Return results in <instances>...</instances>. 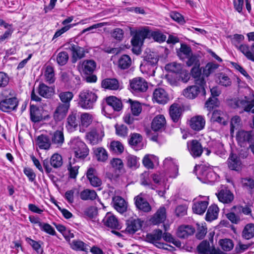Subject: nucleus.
Here are the masks:
<instances>
[{
  "instance_id": "4468645a",
  "label": "nucleus",
  "mask_w": 254,
  "mask_h": 254,
  "mask_svg": "<svg viewBox=\"0 0 254 254\" xmlns=\"http://www.w3.org/2000/svg\"><path fill=\"white\" fill-rule=\"evenodd\" d=\"M153 101L160 104H165L169 100L167 92L162 88H156L153 93Z\"/></svg>"
},
{
  "instance_id": "c756f323",
  "label": "nucleus",
  "mask_w": 254,
  "mask_h": 254,
  "mask_svg": "<svg viewBox=\"0 0 254 254\" xmlns=\"http://www.w3.org/2000/svg\"><path fill=\"white\" fill-rule=\"evenodd\" d=\"M114 208L120 213L126 211L127 208V203L125 200L121 196H116L113 197Z\"/></svg>"
},
{
  "instance_id": "13d9d810",
  "label": "nucleus",
  "mask_w": 254,
  "mask_h": 254,
  "mask_svg": "<svg viewBox=\"0 0 254 254\" xmlns=\"http://www.w3.org/2000/svg\"><path fill=\"white\" fill-rule=\"evenodd\" d=\"M110 164L116 171L121 172L122 170H124V164L123 161L120 158H113L110 161Z\"/></svg>"
},
{
  "instance_id": "ddd939ff",
  "label": "nucleus",
  "mask_w": 254,
  "mask_h": 254,
  "mask_svg": "<svg viewBox=\"0 0 254 254\" xmlns=\"http://www.w3.org/2000/svg\"><path fill=\"white\" fill-rule=\"evenodd\" d=\"M150 32L147 28H143L136 31L131 40L132 45H142L144 40L150 35Z\"/></svg>"
},
{
  "instance_id": "2f4dec72",
  "label": "nucleus",
  "mask_w": 254,
  "mask_h": 254,
  "mask_svg": "<svg viewBox=\"0 0 254 254\" xmlns=\"http://www.w3.org/2000/svg\"><path fill=\"white\" fill-rule=\"evenodd\" d=\"M107 105L115 111H120L123 108L121 101L115 96H110L106 99Z\"/></svg>"
},
{
  "instance_id": "1a4fd4ad",
  "label": "nucleus",
  "mask_w": 254,
  "mask_h": 254,
  "mask_svg": "<svg viewBox=\"0 0 254 254\" xmlns=\"http://www.w3.org/2000/svg\"><path fill=\"white\" fill-rule=\"evenodd\" d=\"M66 49L69 50L72 53V62L74 63L79 59L85 57V50L83 48L79 47L77 44L68 43L65 45Z\"/></svg>"
},
{
  "instance_id": "e2e57ef3",
  "label": "nucleus",
  "mask_w": 254,
  "mask_h": 254,
  "mask_svg": "<svg viewBox=\"0 0 254 254\" xmlns=\"http://www.w3.org/2000/svg\"><path fill=\"white\" fill-rule=\"evenodd\" d=\"M127 166L130 168L136 169L138 166V162L135 156L129 155L127 157Z\"/></svg>"
},
{
  "instance_id": "09e8293b",
  "label": "nucleus",
  "mask_w": 254,
  "mask_h": 254,
  "mask_svg": "<svg viewBox=\"0 0 254 254\" xmlns=\"http://www.w3.org/2000/svg\"><path fill=\"white\" fill-rule=\"evenodd\" d=\"M71 247L73 250L88 252L90 247L81 241L74 240L72 242Z\"/></svg>"
},
{
  "instance_id": "338daca9",
  "label": "nucleus",
  "mask_w": 254,
  "mask_h": 254,
  "mask_svg": "<svg viewBox=\"0 0 254 254\" xmlns=\"http://www.w3.org/2000/svg\"><path fill=\"white\" fill-rule=\"evenodd\" d=\"M39 227L42 231L51 235H56V231L48 223L42 222L39 223Z\"/></svg>"
},
{
  "instance_id": "f03ea898",
  "label": "nucleus",
  "mask_w": 254,
  "mask_h": 254,
  "mask_svg": "<svg viewBox=\"0 0 254 254\" xmlns=\"http://www.w3.org/2000/svg\"><path fill=\"white\" fill-rule=\"evenodd\" d=\"M13 91L7 89L1 92V95L3 99L0 101V110L4 112H9L17 108L18 101L16 98L10 97L12 96Z\"/></svg>"
},
{
  "instance_id": "473e14b6",
  "label": "nucleus",
  "mask_w": 254,
  "mask_h": 254,
  "mask_svg": "<svg viewBox=\"0 0 254 254\" xmlns=\"http://www.w3.org/2000/svg\"><path fill=\"white\" fill-rule=\"evenodd\" d=\"M169 113L173 121L177 123L181 116L182 109L179 105L174 104L170 106Z\"/></svg>"
},
{
  "instance_id": "cd10ccee",
  "label": "nucleus",
  "mask_w": 254,
  "mask_h": 254,
  "mask_svg": "<svg viewBox=\"0 0 254 254\" xmlns=\"http://www.w3.org/2000/svg\"><path fill=\"white\" fill-rule=\"evenodd\" d=\"M127 227L126 229L127 232L129 234H134L141 228L142 222L137 219L130 220L127 221Z\"/></svg>"
},
{
  "instance_id": "20e7f679",
  "label": "nucleus",
  "mask_w": 254,
  "mask_h": 254,
  "mask_svg": "<svg viewBox=\"0 0 254 254\" xmlns=\"http://www.w3.org/2000/svg\"><path fill=\"white\" fill-rule=\"evenodd\" d=\"M194 82L195 85L190 86L186 88L183 91V95L189 99L195 98L200 91H202L205 94L204 86L205 81L204 78L195 79Z\"/></svg>"
},
{
  "instance_id": "052dcab7",
  "label": "nucleus",
  "mask_w": 254,
  "mask_h": 254,
  "mask_svg": "<svg viewBox=\"0 0 254 254\" xmlns=\"http://www.w3.org/2000/svg\"><path fill=\"white\" fill-rule=\"evenodd\" d=\"M223 113L219 110L213 111L211 117L213 122H216L223 125H226V122L222 117Z\"/></svg>"
},
{
  "instance_id": "58836bf2",
  "label": "nucleus",
  "mask_w": 254,
  "mask_h": 254,
  "mask_svg": "<svg viewBox=\"0 0 254 254\" xmlns=\"http://www.w3.org/2000/svg\"><path fill=\"white\" fill-rule=\"evenodd\" d=\"M98 196L96 192L93 190L85 189L80 193V197L83 200H93Z\"/></svg>"
},
{
  "instance_id": "39448f33",
  "label": "nucleus",
  "mask_w": 254,
  "mask_h": 254,
  "mask_svg": "<svg viewBox=\"0 0 254 254\" xmlns=\"http://www.w3.org/2000/svg\"><path fill=\"white\" fill-rule=\"evenodd\" d=\"M63 159L61 155L58 153L54 154L51 157L50 160L45 159L43 161V167L47 174L49 175L53 172L52 167L57 169L61 167L63 165Z\"/></svg>"
},
{
  "instance_id": "774afa93",
  "label": "nucleus",
  "mask_w": 254,
  "mask_h": 254,
  "mask_svg": "<svg viewBox=\"0 0 254 254\" xmlns=\"http://www.w3.org/2000/svg\"><path fill=\"white\" fill-rule=\"evenodd\" d=\"M181 68V64L175 62L168 64L165 66V69L167 70L170 71L174 73L179 72Z\"/></svg>"
},
{
  "instance_id": "f704fd0d",
  "label": "nucleus",
  "mask_w": 254,
  "mask_h": 254,
  "mask_svg": "<svg viewBox=\"0 0 254 254\" xmlns=\"http://www.w3.org/2000/svg\"><path fill=\"white\" fill-rule=\"evenodd\" d=\"M242 237L245 240H250L254 237V224L248 223L244 227L242 232Z\"/></svg>"
},
{
  "instance_id": "0eeeda50",
  "label": "nucleus",
  "mask_w": 254,
  "mask_h": 254,
  "mask_svg": "<svg viewBox=\"0 0 254 254\" xmlns=\"http://www.w3.org/2000/svg\"><path fill=\"white\" fill-rule=\"evenodd\" d=\"M104 136V127L98 126L86 134V138L92 145L97 144L102 140Z\"/></svg>"
},
{
  "instance_id": "a19ab883",
  "label": "nucleus",
  "mask_w": 254,
  "mask_h": 254,
  "mask_svg": "<svg viewBox=\"0 0 254 254\" xmlns=\"http://www.w3.org/2000/svg\"><path fill=\"white\" fill-rule=\"evenodd\" d=\"M131 64V59L127 55H122L118 61V66L122 69L129 68Z\"/></svg>"
},
{
  "instance_id": "7ed1b4c3",
  "label": "nucleus",
  "mask_w": 254,
  "mask_h": 254,
  "mask_svg": "<svg viewBox=\"0 0 254 254\" xmlns=\"http://www.w3.org/2000/svg\"><path fill=\"white\" fill-rule=\"evenodd\" d=\"M236 139L240 146L251 148L254 154V134L252 131H239L236 134Z\"/></svg>"
},
{
  "instance_id": "a878e982",
  "label": "nucleus",
  "mask_w": 254,
  "mask_h": 254,
  "mask_svg": "<svg viewBox=\"0 0 254 254\" xmlns=\"http://www.w3.org/2000/svg\"><path fill=\"white\" fill-rule=\"evenodd\" d=\"M228 165L231 170L236 171H239L242 167L240 158L236 154H232L229 157Z\"/></svg>"
},
{
  "instance_id": "69168bd1",
  "label": "nucleus",
  "mask_w": 254,
  "mask_h": 254,
  "mask_svg": "<svg viewBox=\"0 0 254 254\" xmlns=\"http://www.w3.org/2000/svg\"><path fill=\"white\" fill-rule=\"evenodd\" d=\"M116 134L120 136L125 137L127 135L128 128L124 125H116L115 126Z\"/></svg>"
},
{
  "instance_id": "c03bdc74",
  "label": "nucleus",
  "mask_w": 254,
  "mask_h": 254,
  "mask_svg": "<svg viewBox=\"0 0 254 254\" xmlns=\"http://www.w3.org/2000/svg\"><path fill=\"white\" fill-rule=\"evenodd\" d=\"M239 50L247 57V58L254 62V53L250 48L249 46L246 44L240 45Z\"/></svg>"
},
{
  "instance_id": "4be33fe9",
  "label": "nucleus",
  "mask_w": 254,
  "mask_h": 254,
  "mask_svg": "<svg viewBox=\"0 0 254 254\" xmlns=\"http://www.w3.org/2000/svg\"><path fill=\"white\" fill-rule=\"evenodd\" d=\"M104 225L113 229L120 230L121 226L116 217L111 214H107L103 219Z\"/></svg>"
},
{
  "instance_id": "412c9836",
  "label": "nucleus",
  "mask_w": 254,
  "mask_h": 254,
  "mask_svg": "<svg viewBox=\"0 0 254 254\" xmlns=\"http://www.w3.org/2000/svg\"><path fill=\"white\" fill-rule=\"evenodd\" d=\"M166 218V209L164 206L159 208L151 219L152 223L157 225L165 221Z\"/></svg>"
},
{
  "instance_id": "0e129e2a",
  "label": "nucleus",
  "mask_w": 254,
  "mask_h": 254,
  "mask_svg": "<svg viewBox=\"0 0 254 254\" xmlns=\"http://www.w3.org/2000/svg\"><path fill=\"white\" fill-rule=\"evenodd\" d=\"M68 60V55L66 52H61L57 57V62L60 65H64L66 64Z\"/></svg>"
},
{
  "instance_id": "393cba45",
  "label": "nucleus",
  "mask_w": 254,
  "mask_h": 254,
  "mask_svg": "<svg viewBox=\"0 0 254 254\" xmlns=\"http://www.w3.org/2000/svg\"><path fill=\"white\" fill-rule=\"evenodd\" d=\"M166 125V120L163 115H159L156 116L151 123L152 129L155 131L162 129Z\"/></svg>"
},
{
  "instance_id": "4d7b16f0",
  "label": "nucleus",
  "mask_w": 254,
  "mask_h": 254,
  "mask_svg": "<svg viewBox=\"0 0 254 254\" xmlns=\"http://www.w3.org/2000/svg\"><path fill=\"white\" fill-rule=\"evenodd\" d=\"M45 80L49 83H52L55 81V74L53 68L50 65L46 67L45 72Z\"/></svg>"
},
{
  "instance_id": "de8ad7c7",
  "label": "nucleus",
  "mask_w": 254,
  "mask_h": 254,
  "mask_svg": "<svg viewBox=\"0 0 254 254\" xmlns=\"http://www.w3.org/2000/svg\"><path fill=\"white\" fill-rule=\"evenodd\" d=\"M217 81L220 85L225 87L230 86L232 84L230 78L223 73H219L217 74Z\"/></svg>"
},
{
  "instance_id": "423d86ee",
  "label": "nucleus",
  "mask_w": 254,
  "mask_h": 254,
  "mask_svg": "<svg viewBox=\"0 0 254 254\" xmlns=\"http://www.w3.org/2000/svg\"><path fill=\"white\" fill-rule=\"evenodd\" d=\"M72 143L76 159L83 160L88 155L89 150L86 145L80 139H75Z\"/></svg>"
},
{
  "instance_id": "b1692460",
  "label": "nucleus",
  "mask_w": 254,
  "mask_h": 254,
  "mask_svg": "<svg viewBox=\"0 0 254 254\" xmlns=\"http://www.w3.org/2000/svg\"><path fill=\"white\" fill-rule=\"evenodd\" d=\"M96 67V62L92 60H87L83 61L81 64V67L84 73L91 74Z\"/></svg>"
},
{
  "instance_id": "a18cd8bd",
  "label": "nucleus",
  "mask_w": 254,
  "mask_h": 254,
  "mask_svg": "<svg viewBox=\"0 0 254 254\" xmlns=\"http://www.w3.org/2000/svg\"><path fill=\"white\" fill-rule=\"evenodd\" d=\"M252 205L247 204L245 206H234L231 208L232 211H236L238 213L242 212L246 215H251L252 214Z\"/></svg>"
},
{
  "instance_id": "37998d69",
  "label": "nucleus",
  "mask_w": 254,
  "mask_h": 254,
  "mask_svg": "<svg viewBox=\"0 0 254 254\" xmlns=\"http://www.w3.org/2000/svg\"><path fill=\"white\" fill-rule=\"evenodd\" d=\"M127 102L130 104L132 114L135 116H138L142 111V107L140 103L136 101H132L130 99H129Z\"/></svg>"
},
{
  "instance_id": "9b49d317",
  "label": "nucleus",
  "mask_w": 254,
  "mask_h": 254,
  "mask_svg": "<svg viewBox=\"0 0 254 254\" xmlns=\"http://www.w3.org/2000/svg\"><path fill=\"white\" fill-rule=\"evenodd\" d=\"M197 251L199 254H223V252L214 247H211L206 240L202 241L197 247Z\"/></svg>"
},
{
  "instance_id": "dca6fc26",
  "label": "nucleus",
  "mask_w": 254,
  "mask_h": 254,
  "mask_svg": "<svg viewBox=\"0 0 254 254\" xmlns=\"http://www.w3.org/2000/svg\"><path fill=\"white\" fill-rule=\"evenodd\" d=\"M188 147L190 154L194 157H200L203 152V147L201 143L196 139L188 142Z\"/></svg>"
},
{
  "instance_id": "6e6552de",
  "label": "nucleus",
  "mask_w": 254,
  "mask_h": 254,
  "mask_svg": "<svg viewBox=\"0 0 254 254\" xmlns=\"http://www.w3.org/2000/svg\"><path fill=\"white\" fill-rule=\"evenodd\" d=\"M162 238V231L160 229L154 230L152 233L146 234L145 241L153 244L156 247L160 249H166L165 244L161 243L160 241Z\"/></svg>"
},
{
  "instance_id": "a211bd4d",
  "label": "nucleus",
  "mask_w": 254,
  "mask_h": 254,
  "mask_svg": "<svg viewBox=\"0 0 254 254\" xmlns=\"http://www.w3.org/2000/svg\"><path fill=\"white\" fill-rule=\"evenodd\" d=\"M86 177L90 185L94 187H99L102 185L101 180L97 176V171L95 169L93 168H89L86 174Z\"/></svg>"
},
{
  "instance_id": "c85d7f7f",
  "label": "nucleus",
  "mask_w": 254,
  "mask_h": 254,
  "mask_svg": "<svg viewBox=\"0 0 254 254\" xmlns=\"http://www.w3.org/2000/svg\"><path fill=\"white\" fill-rule=\"evenodd\" d=\"M194 231V228L191 226H181L179 227L177 234L178 237L185 239L193 234Z\"/></svg>"
},
{
  "instance_id": "680f3d73",
  "label": "nucleus",
  "mask_w": 254,
  "mask_h": 254,
  "mask_svg": "<svg viewBox=\"0 0 254 254\" xmlns=\"http://www.w3.org/2000/svg\"><path fill=\"white\" fill-rule=\"evenodd\" d=\"M219 67V65L213 63H208L204 68V74L208 76L210 74L214 72Z\"/></svg>"
},
{
  "instance_id": "6e6d98bb",
  "label": "nucleus",
  "mask_w": 254,
  "mask_h": 254,
  "mask_svg": "<svg viewBox=\"0 0 254 254\" xmlns=\"http://www.w3.org/2000/svg\"><path fill=\"white\" fill-rule=\"evenodd\" d=\"M109 147L111 151L119 154L123 153L124 150L123 144L119 141H112Z\"/></svg>"
},
{
  "instance_id": "5fc2aeb1",
  "label": "nucleus",
  "mask_w": 254,
  "mask_h": 254,
  "mask_svg": "<svg viewBox=\"0 0 254 254\" xmlns=\"http://www.w3.org/2000/svg\"><path fill=\"white\" fill-rule=\"evenodd\" d=\"M219 243L222 249L224 251H230L234 247L232 240L229 239H221L219 241Z\"/></svg>"
},
{
  "instance_id": "8fccbe9b",
  "label": "nucleus",
  "mask_w": 254,
  "mask_h": 254,
  "mask_svg": "<svg viewBox=\"0 0 254 254\" xmlns=\"http://www.w3.org/2000/svg\"><path fill=\"white\" fill-rule=\"evenodd\" d=\"M236 105L238 107L243 108L245 111L250 112L254 106V100L251 102L246 100H239L237 102Z\"/></svg>"
},
{
  "instance_id": "7c9ffc66",
  "label": "nucleus",
  "mask_w": 254,
  "mask_h": 254,
  "mask_svg": "<svg viewBox=\"0 0 254 254\" xmlns=\"http://www.w3.org/2000/svg\"><path fill=\"white\" fill-rule=\"evenodd\" d=\"M101 85L105 89L116 90L119 89V83L116 78H106L102 81Z\"/></svg>"
},
{
  "instance_id": "2eb2a0df",
  "label": "nucleus",
  "mask_w": 254,
  "mask_h": 254,
  "mask_svg": "<svg viewBox=\"0 0 254 254\" xmlns=\"http://www.w3.org/2000/svg\"><path fill=\"white\" fill-rule=\"evenodd\" d=\"M70 106L59 103L53 114V118L55 121L59 122L63 120L66 117Z\"/></svg>"
},
{
  "instance_id": "f3484780",
  "label": "nucleus",
  "mask_w": 254,
  "mask_h": 254,
  "mask_svg": "<svg viewBox=\"0 0 254 254\" xmlns=\"http://www.w3.org/2000/svg\"><path fill=\"white\" fill-rule=\"evenodd\" d=\"M135 204L136 208L144 212L151 211L152 208L147 200L142 196V193L134 197Z\"/></svg>"
},
{
  "instance_id": "e433bc0d",
  "label": "nucleus",
  "mask_w": 254,
  "mask_h": 254,
  "mask_svg": "<svg viewBox=\"0 0 254 254\" xmlns=\"http://www.w3.org/2000/svg\"><path fill=\"white\" fill-rule=\"evenodd\" d=\"M52 142L58 147L61 146L64 142V133L61 130H56L52 135Z\"/></svg>"
},
{
  "instance_id": "5701e85b",
  "label": "nucleus",
  "mask_w": 254,
  "mask_h": 254,
  "mask_svg": "<svg viewBox=\"0 0 254 254\" xmlns=\"http://www.w3.org/2000/svg\"><path fill=\"white\" fill-rule=\"evenodd\" d=\"M208 202L206 200H196L193 203L192 209L193 212L197 214L202 215L206 211Z\"/></svg>"
},
{
  "instance_id": "864d4df0",
  "label": "nucleus",
  "mask_w": 254,
  "mask_h": 254,
  "mask_svg": "<svg viewBox=\"0 0 254 254\" xmlns=\"http://www.w3.org/2000/svg\"><path fill=\"white\" fill-rule=\"evenodd\" d=\"M94 153L98 161L104 162L108 158L107 152L102 147H98L95 149Z\"/></svg>"
},
{
  "instance_id": "72a5a7b5",
  "label": "nucleus",
  "mask_w": 254,
  "mask_h": 254,
  "mask_svg": "<svg viewBox=\"0 0 254 254\" xmlns=\"http://www.w3.org/2000/svg\"><path fill=\"white\" fill-rule=\"evenodd\" d=\"M30 119L34 123L39 122L43 119L42 111L34 105H30Z\"/></svg>"
},
{
  "instance_id": "6ab92c4d",
  "label": "nucleus",
  "mask_w": 254,
  "mask_h": 254,
  "mask_svg": "<svg viewBox=\"0 0 254 254\" xmlns=\"http://www.w3.org/2000/svg\"><path fill=\"white\" fill-rule=\"evenodd\" d=\"M205 121L203 116L200 115L195 116L190 120V128L195 131L202 130L205 126Z\"/></svg>"
},
{
  "instance_id": "aec40b11",
  "label": "nucleus",
  "mask_w": 254,
  "mask_h": 254,
  "mask_svg": "<svg viewBox=\"0 0 254 254\" xmlns=\"http://www.w3.org/2000/svg\"><path fill=\"white\" fill-rule=\"evenodd\" d=\"M218 200L223 203H230L234 199L233 193L227 189H223L216 193Z\"/></svg>"
},
{
  "instance_id": "79ce46f5",
  "label": "nucleus",
  "mask_w": 254,
  "mask_h": 254,
  "mask_svg": "<svg viewBox=\"0 0 254 254\" xmlns=\"http://www.w3.org/2000/svg\"><path fill=\"white\" fill-rule=\"evenodd\" d=\"M75 160L73 159L72 161L70 160L67 168L69 172V177L72 179H75L78 173L79 166L73 165L75 164Z\"/></svg>"
},
{
  "instance_id": "3c124183",
  "label": "nucleus",
  "mask_w": 254,
  "mask_h": 254,
  "mask_svg": "<svg viewBox=\"0 0 254 254\" xmlns=\"http://www.w3.org/2000/svg\"><path fill=\"white\" fill-rule=\"evenodd\" d=\"M81 125L83 127H88L92 122L93 117L92 115L88 113H82L79 115Z\"/></svg>"
},
{
  "instance_id": "603ef678",
  "label": "nucleus",
  "mask_w": 254,
  "mask_h": 254,
  "mask_svg": "<svg viewBox=\"0 0 254 254\" xmlns=\"http://www.w3.org/2000/svg\"><path fill=\"white\" fill-rule=\"evenodd\" d=\"M142 140V136L139 133H133L130 134L128 143L132 147L138 145Z\"/></svg>"
},
{
  "instance_id": "ea45409f",
  "label": "nucleus",
  "mask_w": 254,
  "mask_h": 254,
  "mask_svg": "<svg viewBox=\"0 0 254 254\" xmlns=\"http://www.w3.org/2000/svg\"><path fill=\"white\" fill-rule=\"evenodd\" d=\"M58 96L61 101L60 103L70 106V102L73 97L72 92L70 91H62L59 93Z\"/></svg>"
},
{
  "instance_id": "4c0bfd02",
  "label": "nucleus",
  "mask_w": 254,
  "mask_h": 254,
  "mask_svg": "<svg viewBox=\"0 0 254 254\" xmlns=\"http://www.w3.org/2000/svg\"><path fill=\"white\" fill-rule=\"evenodd\" d=\"M219 208L216 205H210L207 210L205 219L207 221H212L217 218L218 214Z\"/></svg>"
},
{
  "instance_id": "bf43d9fd",
  "label": "nucleus",
  "mask_w": 254,
  "mask_h": 254,
  "mask_svg": "<svg viewBox=\"0 0 254 254\" xmlns=\"http://www.w3.org/2000/svg\"><path fill=\"white\" fill-rule=\"evenodd\" d=\"M242 187L248 190L254 189V178L247 177L241 180Z\"/></svg>"
},
{
  "instance_id": "9d476101",
  "label": "nucleus",
  "mask_w": 254,
  "mask_h": 254,
  "mask_svg": "<svg viewBox=\"0 0 254 254\" xmlns=\"http://www.w3.org/2000/svg\"><path fill=\"white\" fill-rule=\"evenodd\" d=\"M80 113L77 110L71 111L66 119L65 127L69 132L75 130L79 124Z\"/></svg>"
},
{
  "instance_id": "f8f14e48",
  "label": "nucleus",
  "mask_w": 254,
  "mask_h": 254,
  "mask_svg": "<svg viewBox=\"0 0 254 254\" xmlns=\"http://www.w3.org/2000/svg\"><path fill=\"white\" fill-rule=\"evenodd\" d=\"M130 87L135 93L144 92L148 89V83L141 77H136L130 81Z\"/></svg>"
},
{
  "instance_id": "bb28decb",
  "label": "nucleus",
  "mask_w": 254,
  "mask_h": 254,
  "mask_svg": "<svg viewBox=\"0 0 254 254\" xmlns=\"http://www.w3.org/2000/svg\"><path fill=\"white\" fill-rule=\"evenodd\" d=\"M54 88L53 87H49L44 83H40L38 88L39 94L45 98H51L54 94Z\"/></svg>"
},
{
  "instance_id": "49530a36",
  "label": "nucleus",
  "mask_w": 254,
  "mask_h": 254,
  "mask_svg": "<svg viewBox=\"0 0 254 254\" xmlns=\"http://www.w3.org/2000/svg\"><path fill=\"white\" fill-rule=\"evenodd\" d=\"M192 55L190 48L185 44H182L180 51L178 52V56L181 59L189 58Z\"/></svg>"
},
{
  "instance_id": "c9c22d12",
  "label": "nucleus",
  "mask_w": 254,
  "mask_h": 254,
  "mask_svg": "<svg viewBox=\"0 0 254 254\" xmlns=\"http://www.w3.org/2000/svg\"><path fill=\"white\" fill-rule=\"evenodd\" d=\"M36 144L41 149H48L51 146V141L48 136L41 134L37 138Z\"/></svg>"
},
{
  "instance_id": "f257e3e1",
  "label": "nucleus",
  "mask_w": 254,
  "mask_h": 254,
  "mask_svg": "<svg viewBox=\"0 0 254 254\" xmlns=\"http://www.w3.org/2000/svg\"><path fill=\"white\" fill-rule=\"evenodd\" d=\"M97 99L96 93L89 89H83L78 95V106L83 109L91 110L93 109Z\"/></svg>"
}]
</instances>
